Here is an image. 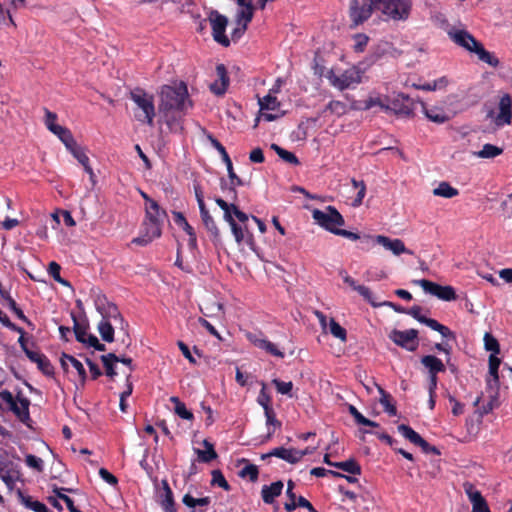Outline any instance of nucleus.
I'll list each match as a JSON object with an SVG mask.
<instances>
[{
  "instance_id": "nucleus-62",
  "label": "nucleus",
  "mask_w": 512,
  "mask_h": 512,
  "mask_svg": "<svg viewBox=\"0 0 512 512\" xmlns=\"http://www.w3.org/2000/svg\"><path fill=\"white\" fill-rule=\"evenodd\" d=\"M310 474L313 476H316V477H324L328 474H331L334 477H344V474H342V473L332 471V470H327L323 467H315V468L311 469Z\"/></svg>"
},
{
  "instance_id": "nucleus-56",
  "label": "nucleus",
  "mask_w": 512,
  "mask_h": 512,
  "mask_svg": "<svg viewBox=\"0 0 512 512\" xmlns=\"http://www.w3.org/2000/svg\"><path fill=\"white\" fill-rule=\"evenodd\" d=\"M272 383L276 387L278 393L292 397L291 391L293 389V383L291 381L285 382L279 379H273Z\"/></svg>"
},
{
  "instance_id": "nucleus-20",
  "label": "nucleus",
  "mask_w": 512,
  "mask_h": 512,
  "mask_svg": "<svg viewBox=\"0 0 512 512\" xmlns=\"http://www.w3.org/2000/svg\"><path fill=\"white\" fill-rule=\"evenodd\" d=\"M237 5L239 6L235 21L236 23H246L249 24L254 15V6L252 0H235Z\"/></svg>"
},
{
  "instance_id": "nucleus-5",
  "label": "nucleus",
  "mask_w": 512,
  "mask_h": 512,
  "mask_svg": "<svg viewBox=\"0 0 512 512\" xmlns=\"http://www.w3.org/2000/svg\"><path fill=\"white\" fill-rule=\"evenodd\" d=\"M312 218L322 228L334 234L341 226L345 224L343 216L334 206H327L324 210L314 209Z\"/></svg>"
},
{
  "instance_id": "nucleus-47",
  "label": "nucleus",
  "mask_w": 512,
  "mask_h": 512,
  "mask_svg": "<svg viewBox=\"0 0 512 512\" xmlns=\"http://www.w3.org/2000/svg\"><path fill=\"white\" fill-rule=\"evenodd\" d=\"M448 85V79L443 76L440 77L433 82L425 83L422 85H414L417 89L424 90V91H435L437 89L445 88Z\"/></svg>"
},
{
  "instance_id": "nucleus-52",
  "label": "nucleus",
  "mask_w": 512,
  "mask_h": 512,
  "mask_svg": "<svg viewBox=\"0 0 512 512\" xmlns=\"http://www.w3.org/2000/svg\"><path fill=\"white\" fill-rule=\"evenodd\" d=\"M484 346L487 351L492 352L490 355H498L500 353V345L497 339L490 333L484 335Z\"/></svg>"
},
{
  "instance_id": "nucleus-35",
  "label": "nucleus",
  "mask_w": 512,
  "mask_h": 512,
  "mask_svg": "<svg viewBox=\"0 0 512 512\" xmlns=\"http://www.w3.org/2000/svg\"><path fill=\"white\" fill-rule=\"evenodd\" d=\"M163 223L146 220L143 223V233L149 236L152 240L159 238L162 233Z\"/></svg>"
},
{
  "instance_id": "nucleus-32",
  "label": "nucleus",
  "mask_w": 512,
  "mask_h": 512,
  "mask_svg": "<svg viewBox=\"0 0 512 512\" xmlns=\"http://www.w3.org/2000/svg\"><path fill=\"white\" fill-rule=\"evenodd\" d=\"M377 390L380 394L379 402L383 406L384 411L390 416H396V406L391 402V395L387 393L380 385L375 383Z\"/></svg>"
},
{
  "instance_id": "nucleus-1",
  "label": "nucleus",
  "mask_w": 512,
  "mask_h": 512,
  "mask_svg": "<svg viewBox=\"0 0 512 512\" xmlns=\"http://www.w3.org/2000/svg\"><path fill=\"white\" fill-rule=\"evenodd\" d=\"M190 107H192V102L189 99L187 85L184 82L164 85L161 88L158 109L187 111Z\"/></svg>"
},
{
  "instance_id": "nucleus-14",
  "label": "nucleus",
  "mask_w": 512,
  "mask_h": 512,
  "mask_svg": "<svg viewBox=\"0 0 512 512\" xmlns=\"http://www.w3.org/2000/svg\"><path fill=\"white\" fill-rule=\"evenodd\" d=\"M66 491V488L54 489V494L47 498L48 503L59 511H62L65 505L69 512H81L75 507L73 499L65 494Z\"/></svg>"
},
{
  "instance_id": "nucleus-3",
  "label": "nucleus",
  "mask_w": 512,
  "mask_h": 512,
  "mask_svg": "<svg viewBox=\"0 0 512 512\" xmlns=\"http://www.w3.org/2000/svg\"><path fill=\"white\" fill-rule=\"evenodd\" d=\"M130 99L136 104L135 118L141 123L152 126L155 117V106L153 95L141 88H135L130 92Z\"/></svg>"
},
{
  "instance_id": "nucleus-17",
  "label": "nucleus",
  "mask_w": 512,
  "mask_h": 512,
  "mask_svg": "<svg viewBox=\"0 0 512 512\" xmlns=\"http://www.w3.org/2000/svg\"><path fill=\"white\" fill-rule=\"evenodd\" d=\"M161 489L157 493V501L164 512H175L173 492L169 487L167 480H162Z\"/></svg>"
},
{
  "instance_id": "nucleus-39",
  "label": "nucleus",
  "mask_w": 512,
  "mask_h": 512,
  "mask_svg": "<svg viewBox=\"0 0 512 512\" xmlns=\"http://www.w3.org/2000/svg\"><path fill=\"white\" fill-rule=\"evenodd\" d=\"M284 508L288 512H291L297 508L308 510V512H317L312 504L303 496H298L295 502H285Z\"/></svg>"
},
{
  "instance_id": "nucleus-45",
  "label": "nucleus",
  "mask_w": 512,
  "mask_h": 512,
  "mask_svg": "<svg viewBox=\"0 0 512 512\" xmlns=\"http://www.w3.org/2000/svg\"><path fill=\"white\" fill-rule=\"evenodd\" d=\"M349 413L353 416L355 422L359 425L378 427L379 424L363 416L354 405H349Z\"/></svg>"
},
{
  "instance_id": "nucleus-10",
  "label": "nucleus",
  "mask_w": 512,
  "mask_h": 512,
  "mask_svg": "<svg viewBox=\"0 0 512 512\" xmlns=\"http://www.w3.org/2000/svg\"><path fill=\"white\" fill-rule=\"evenodd\" d=\"M374 10H376V4L369 0H362V4L359 0L350 1V18L355 25L369 19Z\"/></svg>"
},
{
  "instance_id": "nucleus-53",
  "label": "nucleus",
  "mask_w": 512,
  "mask_h": 512,
  "mask_svg": "<svg viewBox=\"0 0 512 512\" xmlns=\"http://www.w3.org/2000/svg\"><path fill=\"white\" fill-rule=\"evenodd\" d=\"M6 302L9 309L12 310L20 320L29 326L32 325L31 321L24 315L23 311L18 307L17 303L10 295H7Z\"/></svg>"
},
{
  "instance_id": "nucleus-54",
  "label": "nucleus",
  "mask_w": 512,
  "mask_h": 512,
  "mask_svg": "<svg viewBox=\"0 0 512 512\" xmlns=\"http://www.w3.org/2000/svg\"><path fill=\"white\" fill-rule=\"evenodd\" d=\"M25 463L29 468L34 469L37 472H43L44 470V461L33 454L26 455Z\"/></svg>"
},
{
  "instance_id": "nucleus-25",
  "label": "nucleus",
  "mask_w": 512,
  "mask_h": 512,
  "mask_svg": "<svg viewBox=\"0 0 512 512\" xmlns=\"http://www.w3.org/2000/svg\"><path fill=\"white\" fill-rule=\"evenodd\" d=\"M16 495L18 501L25 509L32 510L34 512H49L44 503L34 500L31 496L24 494L20 489H17Z\"/></svg>"
},
{
  "instance_id": "nucleus-46",
  "label": "nucleus",
  "mask_w": 512,
  "mask_h": 512,
  "mask_svg": "<svg viewBox=\"0 0 512 512\" xmlns=\"http://www.w3.org/2000/svg\"><path fill=\"white\" fill-rule=\"evenodd\" d=\"M330 333L342 342L347 340V331L343 328L334 318H331L328 323Z\"/></svg>"
},
{
  "instance_id": "nucleus-50",
  "label": "nucleus",
  "mask_w": 512,
  "mask_h": 512,
  "mask_svg": "<svg viewBox=\"0 0 512 512\" xmlns=\"http://www.w3.org/2000/svg\"><path fill=\"white\" fill-rule=\"evenodd\" d=\"M259 105L261 110H276L280 106V103L276 96L269 92L262 99H259Z\"/></svg>"
},
{
  "instance_id": "nucleus-7",
  "label": "nucleus",
  "mask_w": 512,
  "mask_h": 512,
  "mask_svg": "<svg viewBox=\"0 0 512 512\" xmlns=\"http://www.w3.org/2000/svg\"><path fill=\"white\" fill-rule=\"evenodd\" d=\"M208 19L212 28L213 39L224 47L229 46L230 40L225 35L228 18L216 10H211Z\"/></svg>"
},
{
  "instance_id": "nucleus-34",
  "label": "nucleus",
  "mask_w": 512,
  "mask_h": 512,
  "mask_svg": "<svg viewBox=\"0 0 512 512\" xmlns=\"http://www.w3.org/2000/svg\"><path fill=\"white\" fill-rule=\"evenodd\" d=\"M398 432L412 444L418 446L421 440L423 439L419 433L413 430L410 426L406 424H400L397 427Z\"/></svg>"
},
{
  "instance_id": "nucleus-2",
  "label": "nucleus",
  "mask_w": 512,
  "mask_h": 512,
  "mask_svg": "<svg viewBox=\"0 0 512 512\" xmlns=\"http://www.w3.org/2000/svg\"><path fill=\"white\" fill-rule=\"evenodd\" d=\"M450 39L465 50L475 53L478 59L493 68L499 66V59L487 51L484 46L475 39V37L466 30L453 29L448 32Z\"/></svg>"
},
{
  "instance_id": "nucleus-31",
  "label": "nucleus",
  "mask_w": 512,
  "mask_h": 512,
  "mask_svg": "<svg viewBox=\"0 0 512 512\" xmlns=\"http://www.w3.org/2000/svg\"><path fill=\"white\" fill-rule=\"evenodd\" d=\"M203 445L206 448V450L194 449L195 453L198 456V460L203 463H209L212 460L216 459L217 453L214 449L213 444L205 439L203 441Z\"/></svg>"
},
{
  "instance_id": "nucleus-59",
  "label": "nucleus",
  "mask_w": 512,
  "mask_h": 512,
  "mask_svg": "<svg viewBox=\"0 0 512 512\" xmlns=\"http://www.w3.org/2000/svg\"><path fill=\"white\" fill-rule=\"evenodd\" d=\"M241 477H249L251 481H256L258 479V468L254 464H247L245 467H243L240 471Z\"/></svg>"
},
{
  "instance_id": "nucleus-27",
  "label": "nucleus",
  "mask_w": 512,
  "mask_h": 512,
  "mask_svg": "<svg viewBox=\"0 0 512 512\" xmlns=\"http://www.w3.org/2000/svg\"><path fill=\"white\" fill-rule=\"evenodd\" d=\"M421 364L428 370V375H437L446 370L441 359L434 355H425L421 358Z\"/></svg>"
},
{
  "instance_id": "nucleus-44",
  "label": "nucleus",
  "mask_w": 512,
  "mask_h": 512,
  "mask_svg": "<svg viewBox=\"0 0 512 512\" xmlns=\"http://www.w3.org/2000/svg\"><path fill=\"white\" fill-rule=\"evenodd\" d=\"M228 177L230 179V186L228 188L229 192L233 194L234 197H236V187L237 186H243L244 182L243 180L236 175L233 169V164L230 162V164L226 165Z\"/></svg>"
},
{
  "instance_id": "nucleus-23",
  "label": "nucleus",
  "mask_w": 512,
  "mask_h": 512,
  "mask_svg": "<svg viewBox=\"0 0 512 512\" xmlns=\"http://www.w3.org/2000/svg\"><path fill=\"white\" fill-rule=\"evenodd\" d=\"M488 364L489 375L491 376V378L487 380V386L489 388H494L497 395L500 385L498 370L501 364V359L498 358L497 355H490L488 359Z\"/></svg>"
},
{
  "instance_id": "nucleus-19",
  "label": "nucleus",
  "mask_w": 512,
  "mask_h": 512,
  "mask_svg": "<svg viewBox=\"0 0 512 512\" xmlns=\"http://www.w3.org/2000/svg\"><path fill=\"white\" fill-rule=\"evenodd\" d=\"M27 358L37 364V368L46 376L54 375V367L50 360L39 351L27 352Z\"/></svg>"
},
{
  "instance_id": "nucleus-41",
  "label": "nucleus",
  "mask_w": 512,
  "mask_h": 512,
  "mask_svg": "<svg viewBox=\"0 0 512 512\" xmlns=\"http://www.w3.org/2000/svg\"><path fill=\"white\" fill-rule=\"evenodd\" d=\"M271 149L275 151V153L285 162L292 164V165H298L300 162L296 155L288 150H285L284 148L280 147L279 145L273 143L271 145Z\"/></svg>"
},
{
  "instance_id": "nucleus-42",
  "label": "nucleus",
  "mask_w": 512,
  "mask_h": 512,
  "mask_svg": "<svg viewBox=\"0 0 512 512\" xmlns=\"http://www.w3.org/2000/svg\"><path fill=\"white\" fill-rule=\"evenodd\" d=\"M434 195L444 197V198H452L459 194L458 190L452 187L448 182H441L437 188L433 191Z\"/></svg>"
},
{
  "instance_id": "nucleus-33",
  "label": "nucleus",
  "mask_w": 512,
  "mask_h": 512,
  "mask_svg": "<svg viewBox=\"0 0 512 512\" xmlns=\"http://www.w3.org/2000/svg\"><path fill=\"white\" fill-rule=\"evenodd\" d=\"M422 324L428 326L429 328H431L434 331H437L444 338H455L453 332L448 327L442 325L435 319L425 317L422 320Z\"/></svg>"
},
{
  "instance_id": "nucleus-29",
  "label": "nucleus",
  "mask_w": 512,
  "mask_h": 512,
  "mask_svg": "<svg viewBox=\"0 0 512 512\" xmlns=\"http://www.w3.org/2000/svg\"><path fill=\"white\" fill-rule=\"evenodd\" d=\"M145 212L146 220L163 223L164 220L167 218L166 211L161 209L156 201H151V204L145 207Z\"/></svg>"
},
{
  "instance_id": "nucleus-24",
  "label": "nucleus",
  "mask_w": 512,
  "mask_h": 512,
  "mask_svg": "<svg viewBox=\"0 0 512 512\" xmlns=\"http://www.w3.org/2000/svg\"><path fill=\"white\" fill-rule=\"evenodd\" d=\"M216 72L219 81L212 83L210 85V90L216 95H223L226 92L229 83L225 66L223 64L217 65Z\"/></svg>"
},
{
  "instance_id": "nucleus-6",
  "label": "nucleus",
  "mask_w": 512,
  "mask_h": 512,
  "mask_svg": "<svg viewBox=\"0 0 512 512\" xmlns=\"http://www.w3.org/2000/svg\"><path fill=\"white\" fill-rule=\"evenodd\" d=\"M326 78L333 87L343 91L345 89L354 88L361 82V71L357 67H352L345 70L342 74L337 75L333 70H329Z\"/></svg>"
},
{
  "instance_id": "nucleus-49",
  "label": "nucleus",
  "mask_w": 512,
  "mask_h": 512,
  "mask_svg": "<svg viewBox=\"0 0 512 512\" xmlns=\"http://www.w3.org/2000/svg\"><path fill=\"white\" fill-rule=\"evenodd\" d=\"M72 320H73V331L75 334V338L78 342H84V339L87 336V324H80L77 320V317L74 313L71 314Z\"/></svg>"
},
{
  "instance_id": "nucleus-4",
  "label": "nucleus",
  "mask_w": 512,
  "mask_h": 512,
  "mask_svg": "<svg viewBox=\"0 0 512 512\" xmlns=\"http://www.w3.org/2000/svg\"><path fill=\"white\" fill-rule=\"evenodd\" d=\"M3 403L23 424L29 426L31 418L29 413L30 400L28 398L22 397L19 392L15 400L10 391L3 390L0 392V409H3Z\"/></svg>"
},
{
  "instance_id": "nucleus-9",
  "label": "nucleus",
  "mask_w": 512,
  "mask_h": 512,
  "mask_svg": "<svg viewBox=\"0 0 512 512\" xmlns=\"http://www.w3.org/2000/svg\"><path fill=\"white\" fill-rule=\"evenodd\" d=\"M415 283L420 285L426 293L440 300L453 301L456 299L455 289L452 286H442L426 279L416 280Z\"/></svg>"
},
{
  "instance_id": "nucleus-28",
  "label": "nucleus",
  "mask_w": 512,
  "mask_h": 512,
  "mask_svg": "<svg viewBox=\"0 0 512 512\" xmlns=\"http://www.w3.org/2000/svg\"><path fill=\"white\" fill-rule=\"evenodd\" d=\"M343 281L348 284L353 290L357 291L366 301H368L372 306L376 307L379 304L375 303L372 298V292L370 289L364 285L357 284V282L345 273V277H343Z\"/></svg>"
},
{
  "instance_id": "nucleus-18",
  "label": "nucleus",
  "mask_w": 512,
  "mask_h": 512,
  "mask_svg": "<svg viewBox=\"0 0 512 512\" xmlns=\"http://www.w3.org/2000/svg\"><path fill=\"white\" fill-rule=\"evenodd\" d=\"M269 455L278 457L290 464H295L304 457V452L294 448L276 447L269 451Z\"/></svg>"
},
{
  "instance_id": "nucleus-21",
  "label": "nucleus",
  "mask_w": 512,
  "mask_h": 512,
  "mask_svg": "<svg viewBox=\"0 0 512 512\" xmlns=\"http://www.w3.org/2000/svg\"><path fill=\"white\" fill-rule=\"evenodd\" d=\"M512 120V99L509 94H504L499 101L498 124H510Z\"/></svg>"
},
{
  "instance_id": "nucleus-61",
  "label": "nucleus",
  "mask_w": 512,
  "mask_h": 512,
  "mask_svg": "<svg viewBox=\"0 0 512 512\" xmlns=\"http://www.w3.org/2000/svg\"><path fill=\"white\" fill-rule=\"evenodd\" d=\"M69 362L76 369L81 383L84 384L87 378V374L83 364L73 356L69 358Z\"/></svg>"
},
{
  "instance_id": "nucleus-30",
  "label": "nucleus",
  "mask_w": 512,
  "mask_h": 512,
  "mask_svg": "<svg viewBox=\"0 0 512 512\" xmlns=\"http://www.w3.org/2000/svg\"><path fill=\"white\" fill-rule=\"evenodd\" d=\"M502 153L503 148L490 143H486L483 145L481 150L473 152V155L481 159H493Z\"/></svg>"
},
{
  "instance_id": "nucleus-63",
  "label": "nucleus",
  "mask_w": 512,
  "mask_h": 512,
  "mask_svg": "<svg viewBox=\"0 0 512 512\" xmlns=\"http://www.w3.org/2000/svg\"><path fill=\"white\" fill-rule=\"evenodd\" d=\"M327 109L330 110L332 113H335L337 115H342L346 111V105L337 100L330 101L327 105Z\"/></svg>"
},
{
  "instance_id": "nucleus-58",
  "label": "nucleus",
  "mask_w": 512,
  "mask_h": 512,
  "mask_svg": "<svg viewBox=\"0 0 512 512\" xmlns=\"http://www.w3.org/2000/svg\"><path fill=\"white\" fill-rule=\"evenodd\" d=\"M211 484L214 486H219L225 490H229V488H230L228 482L226 481L225 477L223 476V474L220 470L212 471Z\"/></svg>"
},
{
  "instance_id": "nucleus-64",
  "label": "nucleus",
  "mask_w": 512,
  "mask_h": 512,
  "mask_svg": "<svg viewBox=\"0 0 512 512\" xmlns=\"http://www.w3.org/2000/svg\"><path fill=\"white\" fill-rule=\"evenodd\" d=\"M215 202L216 204L224 211V219L225 221L226 220H231L232 221V214H231V211H232V206L231 204H228L225 200H223L222 198H216L215 199Z\"/></svg>"
},
{
  "instance_id": "nucleus-48",
  "label": "nucleus",
  "mask_w": 512,
  "mask_h": 512,
  "mask_svg": "<svg viewBox=\"0 0 512 512\" xmlns=\"http://www.w3.org/2000/svg\"><path fill=\"white\" fill-rule=\"evenodd\" d=\"M114 360L117 359V355L115 353H108L106 355L101 356V361L105 367L106 375L113 378L117 373L114 368Z\"/></svg>"
},
{
  "instance_id": "nucleus-55",
  "label": "nucleus",
  "mask_w": 512,
  "mask_h": 512,
  "mask_svg": "<svg viewBox=\"0 0 512 512\" xmlns=\"http://www.w3.org/2000/svg\"><path fill=\"white\" fill-rule=\"evenodd\" d=\"M226 222H228V224L231 227L235 241L238 244H241L245 239V229L241 225H238L233 217H232V221L226 220Z\"/></svg>"
},
{
  "instance_id": "nucleus-36",
  "label": "nucleus",
  "mask_w": 512,
  "mask_h": 512,
  "mask_svg": "<svg viewBox=\"0 0 512 512\" xmlns=\"http://www.w3.org/2000/svg\"><path fill=\"white\" fill-rule=\"evenodd\" d=\"M199 211H200L201 219H202L203 224L206 227V229L211 233L212 236L218 237V235H219L218 227H217L214 219L210 215L208 209L206 207H204L202 209H199Z\"/></svg>"
},
{
  "instance_id": "nucleus-16",
  "label": "nucleus",
  "mask_w": 512,
  "mask_h": 512,
  "mask_svg": "<svg viewBox=\"0 0 512 512\" xmlns=\"http://www.w3.org/2000/svg\"><path fill=\"white\" fill-rule=\"evenodd\" d=\"M464 489L472 504V512H490L489 507L480 493L472 484L465 483Z\"/></svg>"
},
{
  "instance_id": "nucleus-38",
  "label": "nucleus",
  "mask_w": 512,
  "mask_h": 512,
  "mask_svg": "<svg viewBox=\"0 0 512 512\" xmlns=\"http://www.w3.org/2000/svg\"><path fill=\"white\" fill-rule=\"evenodd\" d=\"M170 402L174 404V411L180 418L185 420L194 418L193 413L187 409L186 405L177 396H172Z\"/></svg>"
},
{
  "instance_id": "nucleus-11",
  "label": "nucleus",
  "mask_w": 512,
  "mask_h": 512,
  "mask_svg": "<svg viewBox=\"0 0 512 512\" xmlns=\"http://www.w3.org/2000/svg\"><path fill=\"white\" fill-rule=\"evenodd\" d=\"M159 110L160 120L164 122L171 133L180 134L184 130L183 120L187 111Z\"/></svg>"
},
{
  "instance_id": "nucleus-15",
  "label": "nucleus",
  "mask_w": 512,
  "mask_h": 512,
  "mask_svg": "<svg viewBox=\"0 0 512 512\" xmlns=\"http://www.w3.org/2000/svg\"><path fill=\"white\" fill-rule=\"evenodd\" d=\"M374 242L383 246L386 250L391 251L394 255L399 256L402 253L412 255L413 252L406 248L401 239H391L384 235H377L374 237Z\"/></svg>"
},
{
  "instance_id": "nucleus-57",
  "label": "nucleus",
  "mask_w": 512,
  "mask_h": 512,
  "mask_svg": "<svg viewBox=\"0 0 512 512\" xmlns=\"http://www.w3.org/2000/svg\"><path fill=\"white\" fill-rule=\"evenodd\" d=\"M257 403L264 409V411L272 409L271 407V397L266 391V385L263 383L262 388L257 397Z\"/></svg>"
},
{
  "instance_id": "nucleus-37",
  "label": "nucleus",
  "mask_w": 512,
  "mask_h": 512,
  "mask_svg": "<svg viewBox=\"0 0 512 512\" xmlns=\"http://www.w3.org/2000/svg\"><path fill=\"white\" fill-rule=\"evenodd\" d=\"M97 328L103 341L108 343L114 341V328L110 321L107 319L101 320Z\"/></svg>"
},
{
  "instance_id": "nucleus-60",
  "label": "nucleus",
  "mask_w": 512,
  "mask_h": 512,
  "mask_svg": "<svg viewBox=\"0 0 512 512\" xmlns=\"http://www.w3.org/2000/svg\"><path fill=\"white\" fill-rule=\"evenodd\" d=\"M388 111H393L398 115L410 116L412 115V109L407 105H399L398 100H393L390 109Z\"/></svg>"
},
{
  "instance_id": "nucleus-12",
  "label": "nucleus",
  "mask_w": 512,
  "mask_h": 512,
  "mask_svg": "<svg viewBox=\"0 0 512 512\" xmlns=\"http://www.w3.org/2000/svg\"><path fill=\"white\" fill-rule=\"evenodd\" d=\"M0 478L9 490H12L21 478L18 465L11 460H0Z\"/></svg>"
},
{
  "instance_id": "nucleus-26",
  "label": "nucleus",
  "mask_w": 512,
  "mask_h": 512,
  "mask_svg": "<svg viewBox=\"0 0 512 512\" xmlns=\"http://www.w3.org/2000/svg\"><path fill=\"white\" fill-rule=\"evenodd\" d=\"M284 484L282 481H275L270 485H264L261 489V497L266 504H272L276 497H278L283 490Z\"/></svg>"
},
{
  "instance_id": "nucleus-40",
  "label": "nucleus",
  "mask_w": 512,
  "mask_h": 512,
  "mask_svg": "<svg viewBox=\"0 0 512 512\" xmlns=\"http://www.w3.org/2000/svg\"><path fill=\"white\" fill-rule=\"evenodd\" d=\"M333 467L341 469L351 475H359L361 473L360 465L352 458L342 462H335Z\"/></svg>"
},
{
  "instance_id": "nucleus-22",
  "label": "nucleus",
  "mask_w": 512,
  "mask_h": 512,
  "mask_svg": "<svg viewBox=\"0 0 512 512\" xmlns=\"http://www.w3.org/2000/svg\"><path fill=\"white\" fill-rule=\"evenodd\" d=\"M248 339L251 343H253L256 347L265 350L267 353L283 358L284 353L277 348V346L270 342L269 340L265 338H260L256 334H248Z\"/></svg>"
},
{
  "instance_id": "nucleus-51",
  "label": "nucleus",
  "mask_w": 512,
  "mask_h": 512,
  "mask_svg": "<svg viewBox=\"0 0 512 512\" xmlns=\"http://www.w3.org/2000/svg\"><path fill=\"white\" fill-rule=\"evenodd\" d=\"M424 112L426 117L437 124H442L448 120V116L441 110L435 108V109H426L424 107Z\"/></svg>"
},
{
  "instance_id": "nucleus-43",
  "label": "nucleus",
  "mask_w": 512,
  "mask_h": 512,
  "mask_svg": "<svg viewBox=\"0 0 512 512\" xmlns=\"http://www.w3.org/2000/svg\"><path fill=\"white\" fill-rule=\"evenodd\" d=\"M264 414L266 417V426L268 429L267 438L269 439L274 434L275 429L281 427V422L276 419L275 412H274L273 408L269 409V411L268 410L264 411Z\"/></svg>"
},
{
  "instance_id": "nucleus-8",
  "label": "nucleus",
  "mask_w": 512,
  "mask_h": 512,
  "mask_svg": "<svg viewBox=\"0 0 512 512\" xmlns=\"http://www.w3.org/2000/svg\"><path fill=\"white\" fill-rule=\"evenodd\" d=\"M389 339L397 346L408 351H415L418 347V331L416 329L397 330L394 329L389 334Z\"/></svg>"
},
{
  "instance_id": "nucleus-13",
  "label": "nucleus",
  "mask_w": 512,
  "mask_h": 512,
  "mask_svg": "<svg viewBox=\"0 0 512 512\" xmlns=\"http://www.w3.org/2000/svg\"><path fill=\"white\" fill-rule=\"evenodd\" d=\"M94 304L96 310L101 314L102 320H123L118 310V307L114 303L109 302L105 295H97L94 300Z\"/></svg>"
}]
</instances>
